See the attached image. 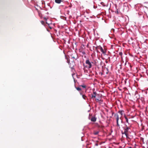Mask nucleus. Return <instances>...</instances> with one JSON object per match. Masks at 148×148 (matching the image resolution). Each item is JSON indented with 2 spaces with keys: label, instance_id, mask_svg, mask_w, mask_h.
<instances>
[{
  "label": "nucleus",
  "instance_id": "6e6552de",
  "mask_svg": "<svg viewBox=\"0 0 148 148\" xmlns=\"http://www.w3.org/2000/svg\"><path fill=\"white\" fill-rule=\"evenodd\" d=\"M82 97L83 99H84L86 100L87 98V97L85 95H82Z\"/></svg>",
  "mask_w": 148,
  "mask_h": 148
},
{
  "label": "nucleus",
  "instance_id": "423d86ee",
  "mask_svg": "<svg viewBox=\"0 0 148 148\" xmlns=\"http://www.w3.org/2000/svg\"><path fill=\"white\" fill-rule=\"evenodd\" d=\"M91 120L92 121L95 122L96 120V118L95 117H92L91 118Z\"/></svg>",
  "mask_w": 148,
  "mask_h": 148
},
{
  "label": "nucleus",
  "instance_id": "0eeeda50",
  "mask_svg": "<svg viewBox=\"0 0 148 148\" xmlns=\"http://www.w3.org/2000/svg\"><path fill=\"white\" fill-rule=\"evenodd\" d=\"M62 1V0H55V2L58 3H60Z\"/></svg>",
  "mask_w": 148,
  "mask_h": 148
},
{
  "label": "nucleus",
  "instance_id": "a211bd4d",
  "mask_svg": "<svg viewBox=\"0 0 148 148\" xmlns=\"http://www.w3.org/2000/svg\"><path fill=\"white\" fill-rule=\"evenodd\" d=\"M72 58L74 59H75V60H76V59L74 57L72 56Z\"/></svg>",
  "mask_w": 148,
  "mask_h": 148
},
{
  "label": "nucleus",
  "instance_id": "dca6fc26",
  "mask_svg": "<svg viewBox=\"0 0 148 148\" xmlns=\"http://www.w3.org/2000/svg\"><path fill=\"white\" fill-rule=\"evenodd\" d=\"M119 54L120 56H122L123 54L122 52H120L119 53Z\"/></svg>",
  "mask_w": 148,
  "mask_h": 148
},
{
  "label": "nucleus",
  "instance_id": "f8f14e48",
  "mask_svg": "<svg viewBox=\"0 0 148 148\" xmlns=\"http://www.w3.org/2000/svg\"><path fill=\"white\" fill-rule=\"evenodd\" d=\"M98 102H99V103L100 104H101L102 103L103 101L101 100H99V101Z\"/></svg>",
  "mask_w": 148,
  "mask_h": 148
},
{
  "label": "nucleus",
  "instance_id": "b1692460",
  "mask_svg": "<svg viewBox=\"0 0 148 148\" xmlns=\"http://www.w3.org/2000/svg\"><path fill=\"white\" fill-rule=\"evenodd\" d=\"M86 66H85V67H86Z\"/></svg>",
  "mask_w": 148,
  "mask_h": 148
},
{
  "label": "nucleus",
  "instance_id": "f3484780",
  "mask_svg": "<svg viewBox=\"0 0 148 148\" xmlns=\"http://www.w3.org/2000/svg\"><path fill=\"white\" fill-rule=\"evenodd\" d=\"M95 100L97 102H99V100H99L98 99H95Z\"/></svg>",
  "mask_w": 148,
  "mask_h": 148
},
{
  "label": "nucleus",
  "instance_id": "f257e3e1",
  "mask_svg": "<svg viewBox=\"0 0 148 148\" xmlns=\"http://www.w3.org/2000/svg\"><path fill=\"white\" fill-rule=\"evenodd\" d=\"M114 116L116 120V126L118 129H119L120 127V125L119 123V121H120L121 122V123H122V121L121 120V117L120 118V119L119 118V115L118 114H115Z\"/></svg>",
  "mask_w": 148,
  "mask_h": 148
},
{
  "label": "nucleus",
  "instance_id": "2eb2a0df",
  "mask_svg": "<svg viewBox=\"0 0 148 148\" xmlns=\"http://www.w3.org/2000/svg\"><path fill=\"white\" fill-rule=\"evenodd\" d=\"M41 24H42L43 25H44L45 22L43 21H41Z\"/></svg>",
  "mask_w": 148,
  "mask_h": 148
},
{
  "label": "nucleus",
  "instance_id": "1a4fd4ad",
  "mask_svg": "<svg viewBox=\"0 0 148 148\" xmlns=\"http://www.w3.org/2000/svg\"><path fill=\"white\" fill-rule=\"evenodd\" d=\"M125 117V120H126V122L127 123H128V119L127 118V117L126 116H125V117Z\"/></svg>",
  "mask_w": 148,
  "mask_h": 148
},
{
  "label": "nucleus",
  "instance_id": "5701e85b",
  "mask_svg": "<svg viewBox=\"0 0 148 148\" xmlns=\"http://www.w3.org/2000/svg\"><path fill=\"white\" fill-rule=\"evenodd\" d=\"M38 13H39V15H40V13L39 12H38Z\"/></svg>",
  "mask_w": 148,
  "mask_h": 148
},
{
  "label": "nucleus",
  "instance_id": "39448f33",
  "mask_svg": "<svg viewBox=\"0 0 148 148\" xmlns=\"http://www.w3.org/2000/svg\"><path fill=\"white\" fill-rule=\"evenodd\" d=\"M97 94L95 92H94L93 94L92 95V98H95L96 97V96Z\"/></svg>",
  "mask_w": 148,
  "mask_h": 148
},
{
  "label": "nucleus",
  "instance_id": "412c9836",
  "mask_svg": "<svg viewBox=\"0 0 148 148\" xmlns=\"http://www.w3.org/2000/svg\"><path fill=\"white\" fill-rule=\"evenodd\" d=\"M44 19L45 20H47V19H46V18H45H45H44Z\"/></svg>",
  "mask_w": 148,
  "mask_h": 148
},
{
  "label": "nucleus",
  "instance_id": "aec40b11",
  "mask_svg": "<svg viewBox=\"0 0 148 148\" xmlns=\"http://www.w3.org/2000/svg\"><path fill=\"white\" fill-rule=\"evenodd\" d=\"M80 95H82V96L83 95L82 94V92H80Z\"/></svg>",
  "mask_w": 148,
  "mask_h": 148
},
{
  "label": "nucleus",
  "instance_id": "4be33fe9",
  "mask_svg": "<svg viewBox=\"0 0 148 148\" xmlns=\"http://www.w3.org/2000/svg\"><path fill=\"white\" fill-rule=\"evenodd\" d=\"M82 53L84 54H85V53L84 52H82Z\"/></svg>",
  "mask_w": 148,
  "mask_h": 148
},
{
  "label": "nucleus",
  "instance_id": "6ab92c4d",
  "mask_svg": "<svg viewBox=\"0 0 148 148\" xmlns=\"http://www.w3.org/2000/svg\"><path fill=\"white\" fill-rule=\"evenodd\" d=\"M98 144L97 143H96L95 144V145L96 146H97L98 145Z\"/></svg>",
  "mask_w": 148,
  "mask_h": 148
},
{
  "label": "nucleus",
  "instance_id": "7ed1b4c3",
  "mask_svg": "<svg viewBox=\"0 0 148 148\" xmlns=\"http://www.w3.org/2000/svg\"><path fill=\"white\" fill-rule=\"evenodd\" d=\"M97 48L100 51L102 52V53L104 54H105L106 53V50L103 49V48L102 47L100 46H97Z\"/></svg>",
  "mask_w": 148,
  "mask_h": 148
},
{
  "label": "nucleus",
  "instance_id": "20e7f679",
  "mask_svg": "<svg viewBox=\"0 0 148 148\" xmlns=\"http://www.w3.org/2000/svg\"><path fill=\"white\" fill-rule=\"evenodd\" d=\"M86 63L88 65V67L89 69L91 68L92 67V65L91 63L90 62L88 59L86 60Z\"/></svg>",
  "mask_w": 148,
  "mask_h": 148
},
{
  "label": "nucleus",
  "instance_id": "4468645a",
  "mask_svg": "<svg viewBox=\"0 0 148 148\" xmlns=\"http://www.w3.org/2000/svg\"><path fill=\"white\" fill-rule=\"evenodd\" d=\"M99 133V132H95L94 133V134L95 135H97Z\"/></svg>",
  "mask_w": 148,
  "mask_h": 148
},
{
  "label": "nucleus",
  "instance_id": "f03ea898",
  "mask_svg": "<svg viewBox=\"0 0 148 148\" xmlns=\"http://www.w3.org/2000/svg\"><path fill=\"white\" fill-rule=\"evenodd\" d=\"M123 129L124 130V132H122V134H124L126 137H127L128 136V132H129V130L130 129V127L127 126V125H126V127L125 128H123Z\"/></svg>",
  "mask_w": 148,
  "mask_h": 148
},
{
  "label": "nucleus",
  "instance_id": "9b49d317",
  "mask_svg": "<svg viewBox=\"0 0 148 148\" xmlns=\"http://www.w3.org/2000/svg\"><path fill=\"white\" fill-rule=\"evenodd\" d=\"M76 88L78 91H80L81 90V89L79 87H76Z\"/></svg>",
  "mask_w": 148,
  "mask_h": 148
},
{
  "label": "nucleus",
  "instance_id": "393cba45",
  "mask_svg": "<svg viewBox=\"0 0 148 148\" xmlns=\"http://www.w3.org/2000/svg\"><path fill=\"white\" fill-rule=\"evenodd\" d=\"M108 73V72H107V73H107H107Z\"/></svg>",
  "mask_w": 148,
  "mask_h": 148
},
{
  "label": "nucleus",
  "instance_id": "9d476101",
  "mask_svg": "<svg viewBox=\"0 0 148 148\" xmlns=\"http://www.w3.org/2000/svg\"><path fill=\"white\" fill-rule=\"evenodd\" d=\"M67 60V62L69 63L70 62V60L69 59L67 58L65 56Z\"/></svg>",
  "mask_w": 148,
  "mask_h": 148
},
{
  "label": "nucleus",
  "instance_id": "ddd939ff",
  "mask_svg": "<svg viewBox=\"0 0 148 148\" xmlns=\"http://www.w3.org/2000/svg\"><path fill=\"white\" fill-rule=\"evenodd\" d=\"M80 86H82V87L84 88L86 87V86L84 85H80Z\"/></svg>",
  "mask_w": 148,
  "mask_h": 148
}]
</instances>
